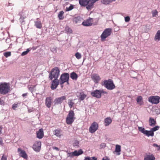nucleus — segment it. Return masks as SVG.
<instances>
[{
	"instance_id": "obj_1",
	"label": "nucleus",
	"mask_w": 160,
	"mask_h": 160,
	"mask_svg": "<svg viewBox=\"0 0 160 160\" xmlns=\"http://www.w3.org/2000/svg\"><path fill=\"white\" fill-rule=\"evenodd\" d=\"M10 90L9 84L6 82L1 83L0 84V93L2 95L7 94Z\"/></svg>"
},
{
	"instance_id": "obj_2",
	"label": "nucleus",
	"mask_w": 160,
	"mask_h": 160,
	"mask_svg": "<svg viewBox=\"0 0 160 160\" xmlns=\"http://www.w3.org/2000/svg\"><path fill=\"white\" fill-rule=\"evenodd\" d=\"M103 83V85L108 90H112L116 88L113 80L111 79H109L108 80H105Z\"/></svg>"
},
{
	"instance_id": "obj_3",
	"label": "nucleus",
	"mask_w": 160,
	"mask_h": 160,
	"mask_svg": "<svg viewBox=\"0 0 160 160\" xmlns=\"http://www.w3.org/2000/svg\"><path fill=\"white\" fill-rule=\"evenodd\" d=\"M60 71L58 67H55L51 71L49 75V78L50 80L53 78L58 79Z\"/></svg>"
},
{
	"instance_id": "obj_4",
	"label": "nucleus",
	"mask_w": 160,
	"mask_h": 160,
	"mask_svg": "<svg viewBox=\"0 0 160 160\" xmlns=\"http://www.w3.org/2000/svg\"><path fill=\"white\" fill-rule=\"evenodd\" d=\"M112 32V30L110 28L105 29L101 36V40L102 41L105 40V39L110 35Z\"/></svg>"
},
{
	"instance_id": "obj_5",
	"label": "nucleus",
	"mask_w": 160,
	"mask_h": 160,
	"mask_svg": "<svg viewBox=\"0 0 160 160\" xmlns=\"http://www.w3.org/2000/svg\"><path fill=\"white\" fill-rule=\"evenodd\" d=\"M102 93L107 94L108 92L104 91L103 90H96L91 92V95L93 97L98 98H100L101 96V94Z\"/></svg>"
},
{
	"instance_id": "obj_6",
	"label": "nucleus",
	"mask_w": 160,
	"mask_h": 160,
	"mask_svg": "<svg viewBox=\"0 0 160 160\" xmlns=\"http://www.w3.org/2000/svg\"><path fill=\"white\" fill-rule=\"evenodd\" d=\"M69 74L67 73H64L62 74L60 78L59 83L60 85H62L66 82L69 81Z\"/></svg>"
},
{
	"instance_id": "obj_7",
	"label": "nucleus",
	"mask_w": 160,
	"mask_h": 160,
	"mask_svg": "<svg viewBox=\"0 0 160 160\" xmlns=\"http://www.w3.org/2000/svg\"><path fill=\"white\" fill-rule=\"evenodd\" d=\"M160 97L158 96H151L148 98V101L152 104H157L159 103Z\"/></svg>"
},
{
	"instance_id": "obj_8",
	"label": "nucleus",
	"mask_w": 160,
	"mask_h": 160,
	"mask_svg": "<svg viewBox=\"0 0 160 160\" xmlns=\"http://www.w3.org/2000/svg\"><path fill=\"white\" fill-rule=\"evenodd\" d=\"M79 4L83 7H86L87 9L90 10L91 9V8L89 7L90 0H79Z\"/></svg>"
},
{
	"instance_id": "obj_9",
	"label": "nucleus",
	"mask_w": 160,
	"mask_h": 160,
	"mask_svg": "<svg viewBox=\"0 0 160 160\" xmlns=\"http://www.w3.org/2000/svg\"><path fill=\"white\" fill-rule=\"evenodd\" d=\"M83 153V151L80 149L78 151L75 150L74 152H68L67 154L68 157L72 158L74 156H78Z\"/></svg>"
},
{
	"instance_id": "obj_10",
	"label": "nucleus",
	"mask_w": 160,
	"mask_h": 160,
	"mask_svg": "<svg viewBox=\"0 0 160 160\" xmlns=\"http://www.w3.org/2000/svg\"><path fill=\"white\" fill-rule=\"evenodd\" d=\"M98 125L96 122H94L91 125L89 129V132L91 133L95 132L98 129Z\"/></svg>"
},
{
	"instance_id": "obj_11",
	"label": "nucleus",
	"mask_w": 160,
	"mask_h": 160,
	"mask_svg": "<svg viewBox=\"0 0 160 160\" xmlns=\"http://www.w3.org/2000/svg\"><path fill=\"white\" fill-rule=\"evenodd\" d=\"M66 99V97L65 96H63L61 97L56 98L54 100V104L57 105L61 104L63 101Z\"/></svg>"
},
{
	"instance_id": "obj_12",
	"label": "nucleus",
	"mask_w": 160,
	"mask_h": 160,
	"mask_svg": "<svg viewBox=\"0 0 160 160\" xmlns=\"http://www.w3.org/2000/svg\"><path fill=\"white\" fill-rule=\"evenodd\" d=\"M41 143L40 141H37L35 142L33 146V148L36 152H39L41 148Z\"/></svg>"
},
{
	"instance_id": "obj_13",
	"label": "nucleus",
	"mask_w": 160,
	"mask_h": 160,
	"mask_svg": "<svg viewBox=\"0 0 160 160\" xmlns=\"http://www.w3.org/2000/svg\"><path fill=\"white\" fill-rule=\"evenodd\" d=\"M59 80L58 79H55L52 82L51 86V89L52 90L56 89L59 85Z\"/></svg>"
},
{
	"instance_id": "obj_14",
	"label": "nucleus",
	"mask_w": 160,
	"mask_h": 160,
	"mask_svg": "<svg viewBox=\"0 0 160 160\" xmlns=\"http://www.w3.org/2000/svg\"><path fill=\"white\" fill-rule=\"evenodd\" d=\"M91 78L95 83H98L101 79L100 76L97 74H93L91 76Z\"/></svg>"
},
{
	"instance_id": "obj_15",
	"label": "nucleus",
	"mask_w": 160,
	"mask_h": 160,
	"mask_svg": "<svg viewBox=\"0 0 160 160\" xmlns=\"http://www.w3.org/2000/svg\"><path fill=\"white\" fill-rule=\"evenodd\" d=\"M93 20L92 19L90 18L82 22V24L85 26H91L92 24Z\"/></svg>"
},
{
	"instance_id": "obj_16",
	"label": "nucleus",
	"mask_w": 160,
	"mask_h": 160,
	"mask_svg": "<svg viewBox=\"0 0 160 160\" xmlns=\"http://www.w3.org/2000/svg\"><path fill=\"white\" fill-rule=\"evenodd\" d=\"M18 152H19V156L25 158L27 159L28 158L27 155L25 151L23 150H22L21 148H18Z\"/></svg>"
},
{
	"instance_id": "obj_17",
	"label": "nucleus",
	"mask_w": 160,
	"mask_h": 160,
	"mask_svg": "<svg viewBox=\"0 0 160 160\" xmlns=\"http://www.w3.org/2000/svg\"><path fill=\"white\" fill-rule=\"evenodd\" d=\"M155 158L154 155L150 153L146 154L144 157V160H155Z\"/></svg>"
},
{
	"instance_id": "obj_18",
	"label": "nucleus",
	"mask_w": 160,
	"mask_h": 160,
	"mask_svg": "<svg viewBox=\"0 0 160 160\" xmlns=\"http://www.w3.org/2000/svg\"><path fill=\"white\" fill-rule=\"evenodd\" d=\"M52 99L51 97H48L46 98L45 99V105L46 106L50 108L51 106L52 103Z\"/></svg>"
},
{
	"instance_id": "obj_19",
	"label": "nucleus",
	"mask_w": 160,
	"mask_h": 160,
	"mask_svg": "<svg viewBox=\"0 0 160 160\" xmlns=\"http://www.w3.org/2000/svg\"><path fill=\"white\" fill-rule=\"evenodd\" d=\"M37 137L40 139L42 138L44 136V132L42 128L40 129L36 132Z\"/></svg>"
},
{
	"instance_id": "obj_20",
	"label": "nucleus",
	"mask_w": 160,
	"mask_h": 160,
	"mask_svg": "<svg viewBox=\"0 0 160 160\" xmlns=\"http://www.w3.org/2000/svg\"><path fill=\"white\" fill-rule=\"evenodd\" d=\"M82 18L80 17H75L73 19V22L75 24H77L78 25L80 24L82 22Z\"/></svg>"
},
{
	"instance_id": "obj_21",
	"label": "nucleus",
	"mask_w": 160,
	"mask_h": 160,
	"mask_svg": "<svg viewBox=\"0 0 160 160\" xmlns=\"http://www.w3.org/2000/svg\"><path fill=\"white\" fill-rule=\"evenodd\" d=\"M156 121L154 119L151 117L149 118V124L150 126H154L156 125Z\"/></svg>"
},
{
	"instance_id": "obj_22",
	"label": "nucleus",
	"mask_w": 160,
	"mask_h": 160,
	"mask_svg": "<svg viewBox=\"0 0 160 160\" xmlns=\"http://www.w3.org/2000/svg\"><path fill=\"white\" fill-rule=\"evenodd\" d=\"M112 122V120L110 117L106 118L104 121V125L106 126H107L110 125Z\"/></svg>"
},
{
	"instance_id": "obj_23",
	"label": "nucleus",
	"mask_w": 160,
	"mask_h": 160,
	"mask_svg": "<svg viewBox=\"0 0 160 160\" xmlns=\"http://www.w3.org/2000/svg\"><path fill=\"white\" fill-rule=\"evenodd\" d=\"M116 0H101V2L104 5H108L110 4L111 3L113 2H115Z\"/></svg>"
},
{
	"instance_id": "obj_24",
	"label": "nucleus",
	"mask_w": 160,
	"mask_h": 160,
	"mask_svg": "<svg viewBox=\"0 0 160 160\" xmlns=\"http://www.w3.org/2000/svg\"><path fill=\"white\" fill-rule=\"evenodd\" d=\"M154 40L155 41H159L160 40V30L157 31L154 37Z\"/></svg>"
},
{
	"instance_id": "obj_25",
	"label": "nucleus",
	"mask_w": 160,
	"mask_h": 160,
	"mask_svg": "<svg viewBox=\"0 0 160 160\" xmlns=\"http://www.w3.org/2000/svg\"><path fill=\"white\" fill-rule=\"evenodd\" d=\"M73 99H69L68 100V104L69 107L71 108L74 106L75 103L74 102Z\"/></svg>"
},
{
	"instance_id": "obj_26",
	"label": "nucleus",
	"mask_w": 160,
	"mask_h": 160,
	"mask_svg": "<svg viewBox=\"0 0 160 160\" xmlns=\"http://www.w3.org/2000/svg\"><path fill=\"white\" fill-rule=\"evenodd\" d=\"M144 134L148 137H153L154 136V133L151 130L150 131L146 130Z\"/></svg>"
},
{
	"instance_id": "obj_27",
	"label": "nucleus",
	"mask_w": 160,
	"mask_h": 160,
	"mask_svg": "<svg viewBox=\"0 0 160 160\" xmlns=\"http://www.w3.org/2000/svg\"><path fill=\"white\" fill-rule=\"evenodd\" d=\"M121 151V146L118 145H116L115 149V152L117 153V155H119L120 154V152Z\"/></svg>"
},
{
	"instance_id": "obj_28",
	"label": "nucleus",
	"mask_w": 160,
	"mask_h": 160,
	"mask_svg": "<svg viewBox=\"0 0 160 160\" xmlns=\"http://www.w3.org/2000/svg\"><path fill=\"white\" fill-rule=\"evenodd\" d=\"M70 78L73 80H77L78 78V75L74 72L70 74Z\"/></svg>"
},
{
	"instance_id": "obj_29",
	"label": "nucleus",
	"mask_w": 160,
	"mask_h": 160,
	"mask_svg": "<svg viewBox=\"0 0 160 160\" xmlns=\"http://www.w3.org/2000/svg\"><path fill=\"white\" fill-rule=\"evenodd\" d=\"M74 111L72 110H70L69 112V113L67 117L69 118H72L74 119Z\"/></svg>"
},
{
	"instance_id": "obj_30",
	"label": "nucleus",
	"mask_w": 160,
	"mask_h": 160,
	"mask_svg": "<svg viewBox=\"0 0 160 160\" xmlns=\"http://www.w3.org/2000/svg\"><path fill=\"white\" fill-rule=\"evenodd\" d=\"M55 135L58 137H60L61 136V130L60 129H57L54 131Z\"/></svg>"
},
{
	"instance_id": "obj_31",
	"label": "nucleus",
	"mask_w": 160,
	"mask_h": 160,
	"mask_svg": "<svg viewBox=\"0 0 160 160\" xmlns=\"http://www.w3.org/2000/svg\"><path fill=\"white\" fill-rule=\"evenodd\" d=\"M35 25L37 28L40 29L42 28V24L40 21L35 22Z\"/></svg>"
},
{
	"instance_id": "obj_32",
	"label": "nucleus",
	"mask_w": 160,
	"mask_h": 160,
	"mask_svg": "<svg viewBox=\"0 0 160 160\" xmlns=\"http://www.w3.org/2000/svg\"><path fill=\"white\" fill-rule=\"evenodd\" d=\"M74 119L71 118L67 117L66 118V122L68 124H71L74 121Z\"/></svg>"
},
{
	"instance_id": "obj_33",
	"label": "nucleus",
	"mask_w": 160,
	"mask_h": 160,
	"mask_svg": "<svg viewBox=\"0 0 160 160\" xmlns=\"http://www.w3.org/2000/svg\"><path fill=\"white\" fill-rule=\"evenodd\" d=\"M64 13V12L63 11H61L59 12L58 15V18L59 20H61L64 19L63 15Z\"/></svg>"
},
{
	"instance_id": "obj_34",
	"label": "nucleus",
	"mask_w": 160,
	"mask_h": 160,
	"mask_svg": "<svg viewBox=\"0 0 160 160\" xmlns=\"http://www.w3.org/2000/svg\"><path fill=\"white\" fill-rule=\"evenodd\" d=\"M65 30L69 33H72V30L68 26L65 27Z\"/></svg>"
},
{
	"instance_id": "obj_35",
	"label": "nucleus",
	"mask_w": 160,
	"mask_h": 160,
	"mask_svg": "<svg viewBox=\"0 0 160 160\" xmlns=\"http://www.w3.org/2000/svg\"><path fill=\"white\" fill-rule=\"evenodd\" d=\"M3 55L6 58H8L11 56V52H7L4 53Z\"/></svg>"
},
{
	"instance_id": "obj_36",
	"label": "nucleus",
	"mask_w": 160,
	"mask_h": 160,
	"mask_svg": "<svg viewBox=\"0 0 160 160\" xmlns=\"http://www.w3.org/2000/svg\"><path fill=\"white\" fill-rule=\"evenodd\" d=\"M138 130L139 131L144 134L146 130H145V128L142 127H138Z\"/></svg>"
},
{
	"instance_id": "obj_37",
	"label": "nucleus",
	"mask_w": 160,
	"mask_h": 160,
	"mask_svg": "<svg viewBox=\"0 0 160 160\" xmlns=\"http://www.w3.org/2000/svg\"><path fill=\"white\" fill-rule=\"evenodd\" d=\"M74 5L71 4L69 7H66V10L67 11L71 10L74 8Z\"/></svg>"
},
{
	"instance_id": "obj_38",
	"label": "nucleus",
	"mask_w": 160,
	"mask_h": 160,
	"mask_svg": "<svg viewBox=\"0 0 160 160\" xmlns=\"http://www.w3.org/2000/svg\"><path fill=\"white\" fill-rule=\"evenodd\" d=\"M159 127L158 126H156L153 128H152L151 130L153 132L158 130L159 128Z\"/></svg>"
},
{
	"instance_id": "obj_39",
	"label": "nucleus",
	"mask_w": 160,
	"mask_h": 160,
	"mask_svg": "<svg viewBox=\"0 0 160 160\" xmlns=\"http://www.w3.org/2000/svg\"><path fill=\"white\" fill-rule=\"evenodd\" d=\"M152 16L153 17H155L156 15H158V12L156 10H155L152 11Z\"/></svg>"
},
{
	"instance_id": "obj_40",
	"label": "nucleus",
	"mask_w": 160,
	"mask_h": 160,
	"mask_svg": "<svg viewBox=\"0 0 160 160\" xmlns=\"http://www.w3.org/2000/svg\"><path fill=\"white\" fill-rule=\"evenodd\" d=\"M75 56L76 58L78 59H79L81 58L82 56L81 54L78 52H77L76 53L75 55Z\"/></svg>"
},
{
	"instance_id": "obj_41",
	"label": "nucleus",
	"mask_w": 160,
	"mask_h": 160,
	"mask_svg": "<svg viewBox=\"0 0 160 160\" xmlns=\"http://www.w3.org/2000/svg\"><path fill=\"white\" fill-rule=\"evenodd\" d=\"M142 96H139L137 98V102L139 103L142 100Z\"/></svg>"
},
{
	"instance_id": "obj_42",
	"label": "nucleus",
	"mask_w": 160,
	"mask_h": 160,
	"mask_svg": "<svg viewBox=\"0 0 160 160\" xmlns=\"http://www.w3.org/2000/svg\"><path fill=\"white\" fill-rule=\"evenodd\" d=\"M29 51L30 50H29V49H28L26 51L23 52L21 54V55L22 56H23L25 55H26L29 52Z\"/></svg>"
},
{
	"instance_id": "obj_43",
	"label": "nucleus",
	"mask_w": 160,
	"mask_h": 160,
	"mask_svg": "<svg viewBox=\"0 0 160 160\" xmlns=\"http://www.w3.org/2000/svg\"><path fill=\"white\" fill-rule=\"evenodd\" d=\"M86 97V95L84 94H83L80 95V99L81 100H84L85 98Z\"/></svg>"
},
{
	"instance_id": "obj_44",
	"label": "nucleus",
	"mask_w": 160,
	"mask_h": 160,
	"mask_svg": "<svg viewBox=\"0 0 160 160\" xmlns=\"http://www.w3.org/2000/svg\"><path fill=\"white\" fill-rule=\"evenodd\" d=\"M153 146L154 147H157V150L159 151L160 150V145H158L157 144L154 143L153 144Z\"/></svg>"
},
{
	"instance_id": "obj_45",
	"label": "nucleus",
	"mask_w": 160,
	"mask_h": 160,
	"mask_svg": "<svg viewBox=\"0 0 160 160\" xmlns=\"http://www.w3.org/2000/svg\"><path fill=\"white\" fill-rule=\"evenodd\" d=\"M18 107V103H14L12 105V108L13 110H15L16 108Z\"/></svg>"
},
{
	"instance_id": "obj_46",
	"label": "nucleus",
	"mask_w": 160,
	"mask_h": 160,
	"mask_svg": "<svg viewBox=\"0 0 160 160\" xmlns=\"http://www.w3.org/2000/svg\"><path fill=\"white\" fill-rule=\"evenodd\" d=\"M5 104V102L3 100L0 98V105H4Z\"/></svg>"
},
{
	"instance_id": "obj_47",
	"label": "nucleus",
	"mask_w": 160,
	"mask_h": 160,
	"mask_svg": "<svg viewBox=\"0 0 160 160\" xmlns=\"http://www.w3.org/2000/svg\"><path fill=\"white\" fill-rule=\"evenodd\" d=\"M130 20V17L129 16L126 17L125 18V20L126 22H128Z\"/></svg>"
},
{
	"instance_id": "obj_48",
	"label": "nucleus",
	"mask_w": 160,
	"mask_h": 160,
	"mask_svg": "<svg viewBox=\"0 0 160 160\" xmlns=\"http://www.w3.org/2000/svg\"><path fill=\"white\" fill-rule=\"evenodd\" d=\"M7 160V157L6 156L3 155L2 156V157L1 158V160Z\"/></svg>"
},
{
	"instance_id": "obj_49",
	"label": "nucleus",
	"mask_w": 160,
	"mask_h": 160,
	"mask_svg": "<svg viewBox=\"0 0 160 160\" xmlns=\"http://www.w3.org/2000/svg\"><path fill=\"white\" fill-rule=\"evenodd\" d=\"M102 160H110V158L107 156H105L103 157Z\"/></svg>"
},
{
	"instance_id": "obj_50",
	"label": "nucleus",
	"mask_w": 160,
	"mask_h": 160,
	"mask_svg": "<svg viewBox=\"0 0 160 160\" xmlns=\"http://www.w3.org/2000/svg\"><path fill=\"white\" fill-rule=\"evenodd\" d=\"M0 145H3L2 139V138H0Z\"/></svg>"
},
{
	"instance_id": "obj_51",
	"label": "nucleus",
	"mask_w": 160,
	"mask_h": 160,
	"mask_svg": "<svg viewBox=\"0 0 160 160\" xmlns=\"http://www.w3.org/2000/svg\"><path fill=\"white\" fill-rule=\"evenodd\" d=\"M84 160H92L91 158L89 157H86L85 158Z\"/></svg>"
},
{
	"instance_id": "obj_52",
	"label": "nucleus",
	"mask_w": 160,
	"mask_h": 160,
	"mask_svg": "<svg viewBox=\"0 0 160 160\" xmlns=\"http://www.w3.org/2000/svg\"><path fill=\"white\" fill-rule=\"evenodd\" d=\"M2 128L0 125V135H1L2 132Z\"/></svg>"
},
{
	"instance_id": "obj_53",
	"label": "nucleus",
	"mask_w": 160,
	"mask_h": 160,
	"mask_svg": "<svg viewBox=\"0 0 160 160\" xmlns=\"http://www.w3.org/2000/svg\"><path fill=\"white\" fill-rule=\"evenodd\" d=\"M52 148L53 149H55L57 151H58L59 150V149L57 147H53Z\"/></svg>"
},
{
	"instance_id": "obj_54",
	"label": "nucleus",
	"mask_w": 160,
	"mask_h": 160,
	"mask_svg": "<svg viewBox=\"0 0 160 160\" xmlns=\"http://www.w3.org/2000/svg\"><path fill=\"white\" fill-rule=\"evenodd\" d=\"M92 160H97V158L95 157H92L91 158Z\"/></svg>"
},
{
	"instance_id": "obj_55",
	"label": "nucleus",
	"mask_w": 160,
	"mask_h": 160,
	"mask_svg": "<svg viewBox=\"0 0 160 160\" xmlns=\"http://www.w3.org/2000/svg\"><path fill=\"white\" fill-rule=\"evenodd\" d=\"M27 95V93H24V94H23L22 95V96H23V97H25Z\"/></svg>"
},
{
	"instance_id": "obj_56",
	"label": "nucleus",
	"mask_w": 160,
	"mask_h": 160,
	"mask_svg": "<svg viewBox=\"0 0 160 160\" xmlns=\"http://www.w3.org/2000/svg\"><path fill=\"white\" fill-rule=\"evenodd\" d=\"M24 19V18L23 17H21L20 18V19Z\"/></svg>"
},
{
	"instance_id": "obj_57",
	"label": "nucleus",
	"mask_w": 160,
	"mask_h": 160,
	"mask_svg": "<svg viewBox=\"0 0 160 160\" xmlns=\"http://www.w3.org/2000/svg\"><path fill=\"white\" fill-rule=\"evenodd\" d=\"M61 85V86L62 88L63 87V84H62V85Z\"/></svg>"
},
{
	"instance_id": "obj_58",
	"label": "nucleus",
	"mask_w": 160,
	"mask_h": 160,
	"mask_svg": "<svg viewBox=\"0 0 160 160\" xmlns=\"http://www.w3.org/2000/svg\"><path fill=\"white\" fill-rule=\"evenodd\" d=\"M67 82V84H69L68 81V82Z\"/></svg>"
},
{
	"instance_id": "obj_59",
	"label": "nucleus",
	"mask_w": 160,
	"mask_h": 160,
	"mask_svg": "<svg viewBox=\"0 0 160 160\" xmlns=\"http://www.w3.org/2000/svg\"><path fill=\"white\" fill-rule=\"evenodd\" d=\"M77 144H78V143H78V142H77Z\"/></svg>"
},
{
	"instance_id": "obj_60",
	"label": "nucleus",
	"mask_w": 160,
	"mask_h": 160,
	"mask_svg": "<svg viewBox=\"0 0 160 160\" xmlns=\"http://www.w3.org/2000/svg\"><path fill=\"white\" fill-rule=\"evenodd\" d=\"M75 146V145L74 144V146Z\"/></svg>"
}]
</instances>
